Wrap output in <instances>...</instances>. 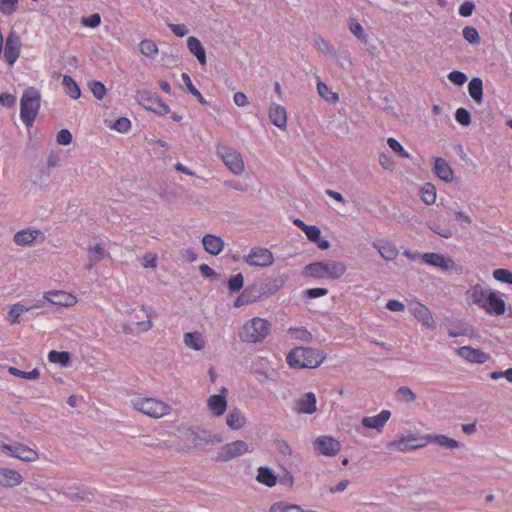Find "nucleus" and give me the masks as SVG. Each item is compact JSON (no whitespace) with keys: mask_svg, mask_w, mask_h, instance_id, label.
Listing matches in <instances>:
<instances>
[{"mask_svg":"<svg viewBox=\"0 0 512 512\" xmlns=\"http://www.w3.org/2000/svg\"><path fill=\"white\" fill-rule=\"evenodd\" d=\"M325 355L310 347H296L287 355V363L292 368H316L322 364Z\"/></svg>","mask_w":512,"mask_h":512,"instance_id":"nucleus-1","label":"nucleus"},{"mask_svg":"<svg viewBox=\"0 0 512 512\" xmlns=\"http://www.w3.org/2000/svg\"><path fill=\"white\" fill-rule=\"evenodd\" d=\"M41 95L35 87H28L20 99V117L27 128L32 127L40 109Z\"/></svg>","mask_w":512,"mask_h":512,"instance_id":"nucleus-2","label":"nucleus"},{"mask_svg":"<svg viewBox=\"0 0 512 512\" xmlns=\"http://www.w3.org/2000/svg\"><path fill=\"white\" fill-rule=\"evenodd\" d=\"M271 324L266 319L255 317L249 320L240 332V338L243 342L257 343L261 342L270 333Z\"/></svg>","mask_w":512,"mask_h":512,"instance_id":"nucleus-3","label":"nucleus"},{"mask_svg":"<svg viewBox=\"0 0 512 512\" xmlns=\"http://www.w3.org/2000/svg\"><path fill=\"white\" fill-rule=\"evenodd\" d=\"M131 405L135 410L151 418L164 417L171 411V407L167 403L151 397L132 399Z\"/></svg>","mask_w":512,"mask_h":512,"instance_id":"nucleus-4","label":"nucleus"},{"mask_svg":"<svg viewBox=\"0 0 512 512\" xmlns=\"http://www.w3.org/2000/svg\"><path fill=\"white\" fill-rule=\"evenodd\" d=\"M346 265L340 261L315 262L305 267L306 272L315 278L339 279L346 272Z\"/></svg>","mask_w":512,"mask_h":512,"instance_id":"nucleus-5","label":"nucleus"},{"mask_svg":"<svg viewBox=\"0 0 512 512\" xmlns=\"http://www.w3.org/2000/svg\"><path fill=\"white\" fill-rule=\"evenodd\" d=\"M254 448L243 440H236L223 445L212 459L219 463H227L245 454L252 453Z\"/></svg>","mask_w":512,"mask_h":512,"instance_id":"nucleus-6","label":"nucleus"},{"mask_svg":"<svg viewBox=\"0 0 512 512\" xmlns=\"http://www.w3.org/2000/svg\"><path fill=\"white\" fill-rule=\"evenodd\" d=\"M135 98L140 105L149 111L159 115H166L170 112L169 106L155 92L138 90Z\"/></svg>","mask_w":512,"mask_h":512,"instance_id":"nucleus-7","label":"nucleus"},{"mask_svg":"<svg viewBox=\"0 0 512 512\" xmlns=\"http://www.w3.org/2000/svg\"><path fill=\"white\" fill-rule=\"evenodd\" d=\"M216 154L222 159L231 172L236 175L243 173L245 169L244 161L241 154L235 149L219 144L216 148Z\"/></svg>","mask_w":512,"mask_h":512,"instance_id":"nucleus-8","label":"nucleus"},{"mask_svg":"<svg viewBox=\"0 0 512 512\" xmlns=\"http://www.w3.org/2000/svg\"><path fill=\"white\" fill-rule=\"evenodd\" d=\"M422 260L434 267L441 269L444 272H451L457 275L463 273L461 265L457 264L452 258L446 257L439 253L428 252L421 255Z\"/></svg>","mask_w":512,"mask_h":512,"instance_id":"nucleus-9","label":"nucleus"},{"mask_svg":"<svg viewBox=\"0 0 512 512\" xmlns=\"http://www.w3.org/2000/svg\"><path fill=\"white\" fill-rule=\"evenodd\" d=\"M314 450L319 455L334 457L341 450V443L332 436L323 435L317 437L313 442Z\"/></svg>","mask_w":512,"mask_h":512,"instance_id":"nucleus-10","label":"nucleus"},{"mask_svg":"<svg viewBox=\"0 0 512 512\" xmlns=\"http://www.w3.org/2000/svg\"><path fill=\"white\" fill-rule=\"evenodd\" d=\"M2 451L8 453L10 456H13L15 458H18L22 461L26 462H34L39 458L38 453L21 443H14V444H2Z\"/></svg>","mask_w":512,"mask_h":512,"instance_id":"nucleus-11","label":"nucleus"},{"mask_svg":"<svg viewBox=\"0 0 512 512\" xmlns=\"http://www.w3.org/2000/svg\"><path fill=\"white\" fill-rule=\"evenodd\" d=\"M244 260L250 266L269 267L273 264L274 257L272 252L266 248L253 247Z\"/></svg>","mask_w":512,"mask_h":512,"instance_id":"nucleus-12","label":"nucleus"},{"mask_svg":"<svg viewBox=\"0 0 512 512\" xmlns=\"http://www.w3.org/2000/svg\"><path fill=\"white\" fill-rule=\"evenodd\" d=\"M426 446L424 437L418 438L414 435L402 437L398 440L390 442L387 447L389 450H397L401 452L415 450Z\"/></svg>","mask_w":512,"mask_h":512,"instance_id":"nucleus-13","label":"nucleus"},{"mask_svg":"<svg viewBox=\"0 0 512 512\" xmlns=\"http://www.w3.org/2000/svg\"><path fill=\"white\" fill-rule=\"evenodd\" d=\"M409 310L417 320L422 322L424 326L432 330L436 328V323L432 313L424 304L417 301L411 302L409 304Z\"/></svg>","mask_w":512,"mask_h":512,"instance_id":"nucleus-14","label":"nucleus"},{"mask_svg":"<svg viewBox=\"0 0 512 512\" xmlns=\"http://www.w3.org/2000/svg\"><path fill=\"white\" fill-rule=\"evenodd\" d=\"M43 299L47 300L53 305L70 307L77 303V299L71 293L62 290L47 291L43 295Z\"/></svg>","mask_w":512,"mask_h":512,"instance_id":"nucleus-15","label":"nucleus"},{"mask_svg":"<svg viewBox=\"0 0 512 512\" xmlns=\"http://www.w3.org/2000/svg\"><path fill=\"white\" fill-rule=\"evenodd\" d=\"M24 490L31 495L33 500L42 504L53 502L55 500V494L59 493L56 489L49 490L32 483L27 484Z\"/></svg>","mask_w":512,"mask_h":512,"instance_id":"nucleus-16","label":"nucleus"},{"mask_svg":"<svg viewBox=\"0 0 512 512\" xmlns=\"http://www.w3.org/2000/svg\"><path fill=\"white\" fill-rule=\"evenodd\" d=\"M187 439L193 444L194 447L206 445L209 443H221L222 438L216 434H212L209 431L201 430L199 432L188 430L186 433Z\"/></svg>","mask_w":512,"mask_h":512,"instance_id":"nucleus-17","label":"nucleus"},{"mask_svg":"<svg viewBox=\"0 0 512 512\" xmlns=\"http://www.w3.org/2000/svg\"><path fill=\"white\" fill-rule=\"evenodd\" d=\"M20 55V37L11 32L7 38L4 47V57L9 65L15 63Z\"/></svg>","mask_w":512,"mask_h":512,"instance_id":"nucleus-18","label":"nucleus"},{"mask_svg":"<svg viewBox=\"0 0 512 512\" xmlns=\"http://www.w3.org/2000/svg\"><path fill=\"white\" fill-rule=\"evenodd\" d=\"M316 395L312 392L305 393L295 402L294 410L298 414H313L317 411Z\"/></svg>","mask_w":512,"mask_h":512,"instance_id":"nucleus-19","label":"nucleus"},{"mask_svg":"<svg viewBox=\"0 0 512 512\" xmlns=\"http://www.w3.org/2000/svg\"><path fill=\"white\" fill-rule=\"evenodd\" d=\"M456 352L460 357L471 363L483 364L489 359L484 351L470 346H462Z\"/></svg>","mask_w":512,"mask_h":512,"instance_id":"nucleus-20","label":"nucleus"},{"mask_svg":"<svg viewBox=\"0 0 512 512\" xmlns=\"http://www.w3.org/2000/svg\"><path fill=\"white\" fill-rule=\"evenodd\" d=\"M269 119L273 125L281 130L287 128V112L286 109L277 103H272L269 108Z\"/></svg>","mask_w":512,"mask_h":512,"instance_id":"nucleus-21","label":"nucleus"},{"mask_svg":"<svg viewBox=\"0 0 512 512\" xmlns=\"http://www.w3.org/2000/svg\"><path fill=\"white\" fill-rule=\"evenodd\" d=\"M204 250L210 255H219L224 249V240L220 236L206 234L202 238Z\"/></svg>","mask_w":512,"mask_h":512,"instance_id":"nucleus-22","label":"nucleus"},{"mask_svg":"<svg viewBox=\"0 0 512 512\" xmlns=\"http://www.w3.org/2000/svg\"><path fill=\"white\" fill-rule=\"evenodd\" d=\"M227 390L225 388L222 389V393H226ZM207 405L212 415L215 417H219L223 415L227 408V400L224 394H214L211 395L207 400Z\"/></svg>","mask_w":512,"mask_h":512,"instance_id":"nucleus-23","label":"nucleus"},{"mask_svg":"<svg viewBox=\"0 0 512 512\" xmlns=\"http://www.w3.org/2000/svg\"><path fill=\"white\" fill-rule=\"evenodd\" d=\"M285 280L282 277H277L272 280H268L266 282H263L259 284L258 286H255V289L258 293V297H267L274 295L276 292H278L284 285Z\"/></svg>","mask_w":512,"mask_h":512,"instance_id":"nucleus-24","label":"nucleus"},{"mask_svg":"<svg viewBox=\"0 0 512 512\" xmlns=\"http://www.w3.org/2000/svg\"><path fill=\"white\" fill-rule=\"evenodd\" d=\"M372 246L386 261L395 260L399 254L397 247L389 241L377 240L372 243Z\"/></svg>","mask_w":512,"mask_h":512,"instance_id":"nucleus-25","label":"nucleus"},{"mask_svg":"<svg viewBox=\"0 0 512 512\" xmlns=\"http://www.w3.org/2000/svg\"><path fill=\"white\" fill-rule=\"evenodd\" d=\"M106 256H109V253L102 244L96 243L93 246H89L87 249L88 263L86 269L91 270Z\"/></svg>","mask_w":512,"mask_h":512,"instance_id":"nucleus-26","label":"nucleus"},{"mask_svg":"<svg viewBox=\"0 0 512 512\" xmlns=\"http://www.w3.org/2000/svg\"><path fill=\"white\" fill-rule=\"evenodd\" d=\"M43 306H44L43 300H37L33 305H30V306H25L20 303L14 304L8 312V317H9L10 323L11 324L19 323V317L23 313L31 311L33 309L42 308Z\"/></svg>","mask_w":512,"mask_h":512,"instance_id":"nucleus-27","label":"nucleus"},{"mask_svg":"<svg viewBox=\"0 0 512 512\" xmlns=\"http://www.w3.org/2000/svg\"><path fill=\"white\" fill-rule=\"evenodd\" d=\"M391 412L389 410H382L378 415L362 418V425L366 428L376 429L380 431L386 422L390 419Z\"/></svg>","mask_w":512,"mask_h":512,"instance_id":"nucleus-28","label":"nucleus"},{"mask_svg":"<svg viewBox=\"0 0 512 512\" xmlns=\"http://www.w3.org/2000/svg\"><path fill=\"white\" fill-rule=\"evenodd\" d=\"M23 477L16 470L1 468L0 469V486L12 488L22 483Z\"/></svg>","mask_w":512,"mask_h":512,"instance_id":"nucleus-29","label":"nucleus"},{"mask_svg":"<svg viewBox=\"0 0 512 512\" xmlns=\"http://www.w3.org/2000/svg\"><path fill=\"white\" fill-rule=\"evenodd\" d=\"M43 233L39 229H24L14 235V242L19 246H27L37 240Z\"/></svg>","mask_w":512,"mask_h":512,"instance_id":"nucleus-30","label":"nucleus"},{"mask_svg":"<svg viewBox=\"0 0 512 512\" xmlns=\"http://www.w3.org/2000/svg\"><path fill=\"white\" fill-rule=\"evenodd\" d=\"M426 444L434 443L445 449L453 450L459 448L460 444L457 440L443 434H428L424 437Z\"/></svg>","mask_w":512,"mask_h":512,"instance_id":"nucleus-31","label":"nucleus"},{"mask_svg":"<svg viewBox=\"0 0 512 512\" xmlns=\"http://www.w3.org/2000/svg\"><path fill=\"white\" fill-rule=\"evenodd\" d=\"M484 309L489 314L502 315L505 312L506 304L505 301L500 296H498L495 291H491L490 296L488 297V302Z\"/></svg>","mask_w":512,"mask_h":512,"instance_id":"nucleus-32","label":"nucleus"},{"mask_svg":"<svg viewBox=\"0 0 512 512\" xmlns=\"http://www.w3.org/2000/svg\"><path fill=\"white\" fill-rule=\"evenodd\" d=\"M434 172L441 180L445 182H451L453 180V170L449 163L443 158H436Z\"/></svg>","mask_w":512,"mask_h":512,"instance_id":"nucleus-33","label":"nucleus"},{"mask_svg":"<svg viewBox=\"0 0 512 512\" xmlns=\"http://www.w3.org/2000/svg\"><path fill=\"white\" fill-rule=\"evenodd\" d=\"M187 48L193 54L201 65L206 64V52L200 40L194 36L187 39Z\"/></svg>","mask_w":512,"mask_h":512,"instance_id":"nucleus-34","label":"nucleus"},{"mask_svg":"<svg viewBox=\"0 0 512 512\" xmlns=\"http://www.w3.org/2000/svg\"><path fill=\"white\" fill-rule=\"evenodd\" d=\"M151 309H147L145 306H142L138 311L132 310L133 313H135V318L140 320L137 321V326L142 332L149 331L153 324L151 321V313H149Z\"/></svg>","mask_w":512,"mask_h":512,"instance_id":"nucleus-35","label":"nucleus"},{"mask_svg":"<svg viewBox=\"0 0 512 512\" xmlns=\"http://www.w3.org/2000/svg\"><path fill=\"white\" fill-rule=\"evenodd\" d=\"M184 344L186 347L199 351L204 348L205 341L199 332H187L184 334Z\"/></svg>","mask_w":512,"mask_h":512,"instance_id":"nucleus-36","label":"nucleus"},{"mask_svg":"<svg viewBox=\"0 0 512 512\" xmlns=\"http://www.w3.org/2000/svg\"><path fill=\"white\" fill-rule=\"evenodd\" d=\"M491 291L492 290L484 289L479 284L475 285L471 291V298L473 303L484 309L488 302V297L490 296Z\"/></svg>","mask_w":512,"mask_h":512,"instance_id":"nucleus-37","label":"nucleus"},{"mask_svg":"<svg viewBox=\"0 0 512 512\" xmlns=\"http://www.w3.org/2000/svg\"><path fill=\"white\" fill-rule=\"evenodd\" d=\"M468 91L471 98L478 104L483 100V81L479 77H474L468 84Z\"/></svg>","mask_w":512,"mask_h":512,"instance_id":"nucleus-38","label":"nucleus"},{"mask_svg":"<svg viewBox=\"0 0 512 512\" xmlns=\"http://www.w3.org/2000/svg\"><path fill=\"white\" fill-rule=\"evenodd\" d=\"M256 479L258 482L268 487H274L277 483V477L272 470L264 466L259 467Z\"/></svg>","mask_w":512,"mask_h":512,"instance_id":"nucleus-39","label":"nucleus"},{"mask_svg":"<svg viewBox=\"0 0 512 512\" xmlns=\"http://www.w3.org/2000/svg\"><path fill=\"white\" fill-rule=\"evenodd\" d=\"M226 423L231 429L238 430L246 424V418L241 411L233 410L227 415Z\"/></svg>","mask_w":512,"mask_h":512,"instance_id":"nucleus-40","label":"nucleus"},{"mask_svg":"<svg viewBox=\"0 0 512 512\" xmlns=\"http://www.w3.org/2000/svg\"><path fill=\"white\" fill-rule=\"evenodd\" d=\"M140 53L146 57L154 58L158 53V47L156 43L151 39H144L139 43Z\"/></svg>","mask_w":512,"mask_h":512,"instance_id":"nucleus-41","label":"nucleus"},{"mask_svg":"<svg viewBox=\"0 0 512 512\" xmlns=\"http://www.w3.org/2000/svg\"><path fill=\"white\" fill-rule=\"evenodd\" d=\"M421 199L427 205L436 201V188L432 183H425L421 189Z\"/></svg>","mask_w":512,"mask_h":512,"instance_id":"nucleus-42","label":"nucleus"},{"mask_svg":"<svg viewBox=\"0 0 512 512\" xmlns=\"http://www.w3.org/2000/svg\"><path fill=\"white\" fill-rule=\"evenodd\" d=\"M181 78L185 86V89L193 96H195L201 104H206V100L204 99L200 91L193 85L189 74L182 73Z\"/></svg>","mask_w":512,"mask_h":512,"instance_id":"nucleus-43","label":"nucleus"},{"mask_svg":"<svg viewBox=\"0 0 512 512\" xmlns=\"http://www.w3.org/2000/svg\"><path fill=\"white\" fill-rule=\"evenodd\" d=\"M48 360L51 363L60 364L61 366H67L70 362V354L66 351L52 350L48 353Z\"/></svg>","mask_w":512,"mask_h":512,"instance_id":"nucleus-44","label":"nucleus"},{"mask_svg":"<svg viewBox=\"0 0 512 512\" xmlns=\"http://www.w3.org/2000/svg\"><path fill=\"white\" fill-rule=\"evenodd\" d=\"M317 90H318L319 95L323 99L328 101L329 103H337L338 102V100H339L338 94L335 92H331L329 90L328 86L320 80L317 83Z\"/></svg>","mask_w":512,"mask_h":512,"instance_id":"nucleus-45","label":"nucleus"},{"mask_svg":"<svg viewBox=\"0 0 512 512\" xmlns=\"http://www.w3.org/2000/svg\"><path fill=\"white\" fill-rule=\"evenodd\" d=\"M473 334V328L466 324L459 323L457 326L451 324L448 328L450 337L468 336Z\"/></svg>","mask_w":512,"mask_h":512,"instance_id":"nucleus-46","label":"nucleus"},{"mask_svg":"<svg viewBox=\"0 0 512 512\" xmlns=\"http://www.w3.org/2000/svg\"><path fill=\"white\" fill-rule=\"evenodd\" d=\"M63 84L72 99H78L81 96L80 88L71 76L64 75Z\"/></svg>","mask_w":512,"mask_h":512,"instance_id":"nucleus-47","label":"nucleus"},{"mask_svg":"<svg viewBox=\"0 0 512 512\" xmlns=\"http://www.w3.org/2000/svg\"><path fill=\"white\" fill-rule=\"evenodd\" d=\"M396 397L404 403H412L416 399L415 393L408 386H401L396 391Z\"/></svg>","mask_w":512,"mask_h":512,"instance_id":"nucleus-48","label":"nucleus"},{"mask_svg":"<svg viewBox=\"0 0 512 512\" xmlns=\"http://www.w3.org/2000/svg\"><path fill=\"white\" fill-rule=\"evenodd\" d=\"M8 371L13 376L21 377V378L29 379V380H36L40 376V371L37 368H34L32 371L26 372V371L19 370L16 367H9Z\"/></svg>","mask_w":512,"mask_h":512,"instance_id":"nucleus-49","label":"nucleus"},{"mask_svg":"<svg viewBox=\"0 0 512 512\" xmlns=\"http://www.w3.org/2000/svg\"><path fill=\"white\" fill-rule=\"evenodd\" d=\"M70 499L73 501H82L85 503H91L94 499V494L90 490L77 488L76 492L70 495Z\"/></svg>","mask_w":512,"mask_h":512,"instance_id":"nucleus-50","label":"nucleus"},{"mask_svg":"<svg viewBox=\"0 0 512 512\" xmlns=\"http://www.w3.org/2000/svg\"><path fill=\"white\" fill-rule=\"evenodd\" d=\"M348 24L349 29L354 34V36L364 44H367V36L361 24L352 18L349 19Z\"/></svg>","mask_w":512,"mask_h":512,"instance_id":"nucleus-51","label":"nucleus"},{"mask_svg":"<svg viewBox=\"0 0 512 512\" xmlns=\"http://www.w3.org/2000/svg\"><path fill=\"white\" fill-rule=\"evenodd\" d=\"M269 512H300V506L284 502H277L270 507Z\"/></svg>","mask_w":512,"mask_h":512,"instance_id":"nucleus-52","label":"nucleus"},{"mask_svg":"<svg viewBox=\"0 0 512 512\" xmlns=\"http://www.w3.org/2000/svg\"><path fill=\"white\" fill-rule=\"evenodd\" d=\"M244 286V276L241 273L232 275L228 280V287L231 293L239 292Z\"/></svg>","mask_w":512,"mask_h":512,"instance_id":"nucleus-53","label":"nucleus"},{"mask_svg":"<svg viewBox=\"0 0 512 512\" xmlns=\"http://www.w3.org/2000/svg\"><path fill=\"white\" fill-rule=\"evenodd\" d=\"M88 86L95 98H97L98 100H101L104 98V96L106 94V88L102 82L91 81L88 83Z\"/></svg>","mask_w":512,"mask_h":512,"instance_id":"nucleus-54","label":"nucleus"},{"mask_svg":"<svg viewBox=\"0 0 512 512\" xmlns=\"http://www.w3.org/2000/svg\"><path fill=\"white\" fill-rule=\"evenodd\" d=\"M333 57L336 59V61L339 63V65L344 69L350 68L352 65V62L349 58V53L346 50L335 51L333 53Z\"/></svg>","mask_w":512,"mask_h":512,"instance_id":"nucleus-55","label":"nucleus"},{"mask_svg":"<svg viewBox=\"0 0 512 512\" xmlns=\"http://www.w3.org/2000/svg\"><path fill=\"white\" fill-rule=\"evenodd\" d=\"M464 39L470 44H479L480 35L474 27L467 26L462 31Z\"/></svg>","mask_w":512,"mask_h":512,"instance_id":"nucleus-56","label":"nucleus"},{"mask_svg":"<svg viewBox=\"0 0 512 512\" xmlns=\"http://www.w3.org/2000/svg\"><path fill=\"white\" fill-rule=\"evenodd\" d=\"M18 0H0V13L3 15H11L17 9Z\"/></svg>","mask_w":512,"mask_h":512,"instance_id":"nucleus-57","label":"nucleus"},{"mask_svg":"<svg viewBox=\"0 0 512 512\" xmlns=\"http://www.w3.org/2000/svg\"><path fill=\"white\" fill-rule=\"evenodd\" d=\"M493 277L500 282L512 284V272L504 268H498L493 271Z\"/></svg>","mask_w":512,"mask_h":512,"instance_id":"nucleus-58","label":"nucleus"},{"mask_svg":"<svg viewBox=\"0 0 512 512\" xmlns=\"http://www.w3.org/2000/svg\"><path fill=\"white\" fill-rule=\"evenodd\" d=\"M314 46L324 54L333 55V53L335 52L333 51V48L330 45V43L320 36L314 39Z\"/></svg>","mask_w":512,"mask_h":512,"instance_id":"nucleus-59","label":"nucleus"},{"mask_svg":"<svg viewBox=\"0 0 512 512\" xmlns=\"http://www.w3.org/2000/svg\"><path fill=\"white\" fill-rule=\"evenodd\" d=\"M455 118L457 122H459L463 126H468L471 124V114L465 108H458L455 112Z\"/></svg>","mask_w":512,"mask_h":512,"instance_id":"nucleus-60","label":"nucleus"},{"mask_svg":"<svg viewBox=\"0 0 512 512\" xmlns=\"http://www.w3.org/2000/svg\"><path fill=\"white\" fill-rule=\"evenodd\" d=\"M387 144L388 146L396 153H398L401 157L403 158H410V155L409 153H407L405 151V149L403 148V146L401 145V143L396 140L395 138L393 137H390L388 138L387 140Z\"/></svg>","mask_w":512,"mask_h":512,"instance_id":"nucleus-61","label":"nucleus"},{"mask_svg":"<svg viewBox=\"0 0 512 512\" xmlns=\"http://www.w3.org/2000/svg\"><path fill=\"white\" fill-rule=\"evenodd\" d=\"M130 126L131 123L128 118L120 117L110 127L120 133H125L130 129Z\"/></svg>","mask_w":512,"mask_h":512,"instance_id":"nucleus-62","label":"nucleus"},{"mask_svg":"<svg viewBox=\"0 0 512 512\" xmlns=\"http://www.w3.org/2000/svg\"><path fill=\"white\" fill-rule=\"evenodd\" d=\"M448 79L455 85L461 86L467 81V75L462 71H452L448 74Z\"/></svg>","mask_w":512,"mask_h":512,"instance_id":"nucleus-63","label":"nucleus"},{"mask_svg":"<svg viewBox=\"0 0 512 512\" xmlns=\"http://www.w3.org/2000/svg\"><path fill=\"white\" fill-rule=\"evenodd\" d=\"M304 232L311 242L314 243L319 241V237L321 236V230L319 227L315 225H309L308 227H306Z\"/></svg>","mask_w":512,"mask_h":512,"instance_id":"nucleus-64","label":"nucleus"}]
</instances>
